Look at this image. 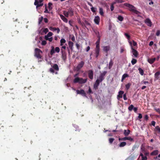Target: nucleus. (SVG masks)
<instances>
[{"instance_id": "obj_1", "label": "nucleus", "mask_w": 160, "mask_h": 160, "mask_svg": "<svg viewBox=\"0 0 160 160\" xmlns=\"http://www.w3.org/2000/svg\"><path fill=\"white\" fill-rule=\"evenodd\" d=\"M98 38L97 42H96V48L95 49V54L96 55V58H98L99 56L100 48V41L101 36L97 37Z\"/></svg>"}, {"instance_id": "obj_2", "label": "nucleus", "mask_w": 160, "mask_h": 160, "mask_svg": "<svg viewBox=\"0 0 160 160\" xmlns=\"http://www.w3.org/2000/svg\"><path fill=\"white\" fill-rule=\"evenodd\" d=\"M124 5L125 6L129 8V10L134 13L137 15L141 14L140 12L136 10V8L133 5L128 3H125Z\"/></svg>"}, {"instance_id": "obj_3", "label": "nucleus", "mask_w": 160, "mask_h": 160, "mask_svg": "<svg viewBox=\"0 0 160 160\" xmlns=\"http://www.w3.org/2000/svg\"><path fill=\"white\" fill-rule=\"evenodd\" d=\"M88 79L87 78L83 79L82 78L77 77L75 78L73 81L74 83H79L80 84H84L87 81Z\"/></svg>"}, {"instance_id": "obj_4", "label": "nucleus", "mask_w": 160, "mask_h": 160, "mask_svg": "<svg viewBox=\"0 0 160 160\" xmlns=\"http://www.w3.org/2000/svg\"><path fill=\"white\" fill-rule=\"evenodd\" d=\"M34 52V56L37 58L38 59L42 58V56L40 54V53H42V51L39 48H36Z\"/></svg>"}, {"instance_id": "obj_5", "label": "nucleus", "mask_w": 160, "mask_h": 160, "mask_svg": "<svg viewBox=\"0 0 160 160\" xmlns=\"http://www.w3.org/2000/svg\"><path fill=\"white\" fill-rule=\"evenodd\" d=\"M52 68H51L50 69L49 71L50 72L52 73H55V74H57V72L55 71H59V67L58 66L57 64H54L52 66Z\"/></svg>"}, {"instance_id": "obj_6", "label": "nucleus", "mask_w": 160, "mask_h": 160, "mask_svg": "<svg viewBox=\"0 0 160 160\" xmlns=\"http://www.w3.org/2000/svg\"><path fill=\"white\" fill-rule=\"evenodd\" d=\"M43 0H35L34 5L36 6L37 8L41 7L43 5Z\"/></svg>"}, {"instance_id": "obj_7", "label": "nucleus", "mask_w": 160, "mask_h": 160, "mask_svg": "<svg viewBox=\"0 0 160 160\" xmlns=\"http://www.w3.org/2000/svg\"><path fill=\"white\" fill-rule=\"evenodd\" d=\"M78 94H80L82 96L87 97V94L85 93L83 89H81L80 90H78L76 91Z\"/></svg>"}, {"instance_id": "obj_8", "label": "nucleus", "mask_w": 160, "mask_h": 160, "mask_svg": "<svg viewBox=\"0 0 160 160\" xmlns=\"http://www.w3.org/2000/svg\"><path fill=\"white\" fill-rule=\"evenodd\" d=\"M144 22L148 27H151L152 26V22L149 18H146L144 20Z\"/></svg>"}, {"instance_id": "obj_9", "label": "nucleus", "mask_w": 160, "mask_h": 160, "mask_svg": "<svg viewBox=\"0 0 160 160\" xmlns=\"http://www.w3.org/2000/svg\"><path fill=\"white\" fill-rule=\"evenodd\" d=\"M88 75L89 79L91 80L93 79V72L92 70H89L88 71Z\"/></svg>"}, {"instance_id": "obj_10", "label": "nucleus", "mask_w": 160, "mask_h": 160, "mask_svg": "<svg viewBox=\"0 0 160 160\" xmlns=\"http://www.w3.org/2000/svg\"><path fill=\"white\" fill-rule=\"evenodd\" d=\"M84 64V62L83 61H81L77 66L76 68L77 70L78 71L80 70L81 68H82Z\"/></svg>"}, {"instance_id": "obj_11", "label": "nucleus", "mask_w": 160, "mask_h": 160, "mask_svg": "<svg viewBox=\"0 0 160 160\" xmlns=\"http://www.w3.org/2000/svg\"><path fill=\"white\" fill-rule=\"evenodd\" d=\"M132 52L133 55L135 57H137L138 55V52L135 50L133 47H132Z\"/></svg>"}, {"instance_id": "obj_12", "label": "nucleus", "mask_w": 160, "mask_h": 160, "mask_svg": "<svg viewBox=\"0 0 160 160\" xmlns=\"http://www.w3.org/2000/svg\"><path fill=\"white\" fill-rule=\"evenodd\" d=\"M100 83L98 80H97L96 81V82H95L93 85V88L95 90H96L98 89V86L99 85Z\"/></svg>"}, {"instance_id": "obj_13", "label": "nucleus", "mask_w": 160, "mask_h": 160, "mask_svg": "<svg viewBox=\"0 0 160 160\" xmlns=\"http://www.w3.org/2000/svg\"><path fill=\"white\" fill-rule=\"evenodd\" d=\"M94 22L96 24L98 25L100 22V18L99 16H96L94 20Z\"/></svg>"}, {"instance_id": "obj_14", "label": "nucleus", "mask_w": 160, "mask_h": 160, "mask_svg": "<svg viewBox=\"0 0 160 160\" xmlns=\"http://www.w3.org/2000/svg\"><path fill=\"white\" fill-rule=\"evenodd\" d=\"M49 29L52 31H57L58 33H59L60 31V29L58 28H57L55 27H50Z\"/></svg>"}, {"instance_id": "obj_15", "label": "nucleus", "mask_w": 160, "mask_h": 160, "mask_svg": "<svg viewBox=\"0 0 160 160\" xmlns=\"http://www.w3.org/2000/svg\"><path fill=\"white\" fill-rule=\"evenodd\" d=\"M68 12L69 15L70 16L72 17L73 15V11L72 8H69Z\"/></svg>"}, {"instance_id": "obj_16", "label": "nucleus", "mask_w": 160, "mask_h": 160, "mask_svg": "<svg viewBox=\"0 0 160 160\" xmlns=\"http://www.w3.org/2000/svg\"><path fill=\"white\" fill-rule=\"evenodd\" d=\"M160 75V72H156L154 74V77L156 80L158 79L159 76Z\"/></svg>"}, {"instance_id": "obj_17", "label": "nucleus", "mask_w": 160, "mask_h": 160, "mask_svg": "<svg viewBox=\"0 0 160 160\" xmlns=\"http://www.w3.org/2000/svg\"><path fill=\"white\" fill-rule=\"evenodd\" d=\"M156 58H149L148 59V62L151 64H152L156 60Z\"/></svg>"}, {"instance_id": "obj_18", "label": "nucleus", "mask_w": 160, "mask_h": 160, "mask_svg": "<svg viewBox=\"0 0 160 160\" xmlns=\"http://www.w3.org/2000/svg\"><path fill=\"white\" fill-rule=\"evenodd\" d=\"M65 51H64L63 50L62 51V58L64 61L67 58V56H66V55L65 54Z\"/></svg>"}, {"instance_id": "obj_19", "label": "nucleus", "mask_w": 160, "mask_h": 160, "mask_svg": "<svg viewBox=\"0 0 160 160\" xmlns=\"http://www.w3.org/2000/svg\"><path fill=\"white\" fill-rule=\"evenodd\" d=\"M130 131L129 130H124L123 132V134L125 136H128L130 133Z\"/></svg>"}, {"instance_id": "obj_20", "label": "nucleus", "mask_w": 160, "mask_h": 160, "mask_svg": "<svg viewBox=\"0 0 160 160\" xmlns=\"http://www.w3.org/2000/svg\"><path fill=\"white\" fill-rule=\"evenodd\" d=\"M61 18L63 21V22L66 23H67L68 22V20L67 18H65L62 15H61Z\"/></svg>"}, {"instance_id": "obj_21", "label": "nucleus", "mask_w": 160, "mask_h": 160, "mask_svg": "<svg viewBox=\"0 0 160 160\" xmlns=\"http://www.w3.org/2000/svg\"><path fill=\"white\" fill-rule=\"evenodd\" d=\"M110 47L109 46H103V50L106 52H108L109 50Z\"/></svg>"}, {"instance_id": "obj_22", "label": "nucleus", "mask_w": 160, "mask_h": 160, "mask_svg": "<svg viewBox=\"0 0 160 160\" xmlns=\"http://www.w3.org/2000/svg\"><path fill=\"white\" fill-rule=\"evenodd\" d=\"M124 92L122 91H120L118 92V97L119 98H122V94H124Z\"/></svg>"}, {"instance_id": "obj_23", "label": "nucleus", "mask_w": 160, "mask_h": 160, "mask_svg": "<svg viewBox=\"0 0 160 160\" xmlns=\"http://www.w3.org/2000/svg\"><path fill=\"white\" fill-rule=\"evenodd\" d=\"M139 156H141L142 158V160H147L148 158L146 156H144L142 153H140Z\"/></svg>"}, {"instance_id": "obj_24", "label": "nucleus", "mask_w": 160, "mask_h": 160, "mask_svg": "<svg viewBox=\"0 0 160 160\" xmlns=\"http://www.w3.org/2000/svg\"><path fill=\"white\" fill-rule=\"evenodd\" d=\"M73 45V43L71 41H69L68 42L69 47L70 49L72 50Z\"/></svg>"}, {"instance_id": "obj_25", "label": "nucleus", "mask_w": 160, "mask_h": 160, "mask_svg": "<svg viewBox=\"0 0 160 160\" xmlns=\"http://www.w3.org/2000/svg\"><path fill=\"white\" fill-rule=\"evenodd\" d=\"M158 150H155L153 151L150 153L151 155H155L158 154Z\"/></svg>"}, {"instance_id": "obj_26", "label": "nucleus", "mask_w": 160, "mask_h": 160, "mask_svg": "<svg viewBox=\"0 0 160 160\" xmlns=\"http://www.w3.org/2000/svg\"><path fill=\"white\" fill-rule=\"evenodd\" d=\"M104 77H103V76L99 75L98 79L97 80H98L99 82H101L104 79Z\"/></svg>"}, {"instance_id": "obj_27", "label": "nucleus", "mask_w": 160, "mask_h": 160, "mask_svg": "<svg viewBox=\"0 0 160 160\" xmlns=\"http://www.w3.org/2000/svg\"><path fill=\"white\" fill-rule=\"evenodd\" d=\"M93 32L96 34V36H97V37H100V33L99 32L97 29H94L93 30Z\"/></svg>"}, {"instance_id": "obj_28", "label": "nucleus", "mask_w": 160, "mask_h": 160, "mask_svg": "<svg viewBox=\"0 0 160 160\" xmlns=\"http://www.w3.org/2000/svg\"><path fill=\"white\" fill-rule=\"evenodd\" d=\"M141 152L140 153H142V154L147 151L146 150L145 147L142 145L141 147Z\"/></svg>"}, {"instance_id": "obj_29", "label": "nucleus", "mask_w": 160, "mask_h": 160, "mask_svg": "<svg viewBox=\"0 0 160 160\" xmlns=\"http://www.w3.org/2000/svg\"><path fill=\"white\" fill-rule=\"evenodd\" d=\"M129 77L128 75L127 74H124L122 76V82L123 80L127 77Z\"/></svg>"}, {"instance_id": "obj_30", "label": "nucleus", "mask_w": 160, "mask_h": 160, "mask_svg": "<svg viewBox=\"0 0 160 160\" xmlns=\"http://www.w3.org/2000/svg\"><path fill=\"white\" fill-rule=\"evenodd\" d=\"M138 70L141 75H143L144 74V71L141 68H139L138 69Z\"/></svg>"}, {"instance_id": "obj_31", "label": "nucleus", "mask_w": 160, "mask_h": 160, "mask_svg": "<svg viewBox=\"0 0 160 160\" xmlns=\"http://www.w3.org/2000/svg\"><path fill=\"white\" fill-rule=\"evenodd\" d=\"M126 142H122L119 145V146L120 147H122L126 146Z\"/></svg>"}, {"instance_id": "obj_32", "label": "nucleus", "mask_w": 160, "mask_h": 160, "mask_svg": "<svg viewBox=\"0 0 160 160\" xmlns=\"http://www.w3.org/2000/svg\"><path fill=\"white\" fill-rule=\"evenodd\" d=\"M137 61L136 59L132 58L131 61V63L132 65H134L137 62Z\"/></svg>"}, {"instance_id": "obj_33", "label": "nucleus", "mask_w": 160, "mask_h": 160, "mask_svg": "<svg viewBox=\"0 0 160 160\" xmlns=\"http://www.w3.org/2000/svg\"><path fill=\"white\" fill-rule=\"evenodd\" d=\"M113 63L112 60V59H111L109 63V66H108V68L109 69H110L111 68L112 66L113 65Z\"/></svg>"}, {"instance_id": "obj_34", "label": "nucleus", "mask_w": 160, "mask_h": 160, "mask_svg": "<svg viewBox=\"0 0 160 160\" xmlns=\"http://www.w3.org/2000/svg\"><path fill=\"white\" fill-rule=\"evenodd\" d=\"M66 42V40L62 38L61 39V46H62L63 43H64Z\"/></svg>"}, {"instance_id": "obj_35", "label": "nucleus", "mask_w": 160, "mask_h": 160, "mask_svg": "<svg viewBox=\"0 0 160 160\" xmlns=\"http://www.w3.org/2000/svg\"><path fill=\"white\" fill-rule=\"evenodd\" d=\"M55 52L54 48L53 47H52V49L50 51V54L52 55Z\"/></svg>"}, {"instance_id": "obj_36", "label": "nucleus", "mask_w": 160, "mask_h": 160, "mask_svg": "<svg viewBox=\"0 0 160 160\" xmlns=\"http://www.w3.org/2000/svg\"><path fill=\"white\" fill-rule=\"evenodd\" d=\"M48 28H44L42 29V32L45 33V34H46L48 32Z\"/></svg>"}, {"instance_id": "obj_37", "label": "nucleus", "mask_w": 160, "mask_h": 160, "mask_svg": "<svg viewBox=\"0 0 160 160\" xmlns=\"http://www.w3.org/2000/svg\"><path fill=\"white\" fill-rule=\"evenodd\" d=\"M134 107L133 105L132 104H131L128 108V110L129 111H132Z\"/></svg>"}, {"instance_id": "obj_38", "label": "nucleus", "mask_w": 160, "mask_h": 160, "mask_svg": "<svg viewBox=\"0 0 160 160\" xmlns=\"http://www.w3.org/2000/svg\"><path fill=\"white\" fill-rule=\"evenodd\" d=\"M99 13L101 15H102V16L103 15V9L101 8H99Z\"/></svg>"}, {"instance_id": "obj_39", "label": "nucleus", "mask_w": 160, "mask_h": 160, "mask_svg": "<svg viewBox=\"0 0 160 160\" xmlns=\"http://www.w3.org/2000/svg\"><path fill=\"white\" fill-rule=\"evenodd\" d=\"M52 35V33L51 32H49L47 35L45 36V38H47V37H51Z\"/></svg>"}, {"instance_id": "obj_40", "label": "nucleus", "mask_w": 160, "mask_h": 160, "mask_svg": "<svg viewBox=\"0 0 160 160\" xmlns=\"http://www.w3.org/2000/svg\"><path fill=\"white\" fill-rule=\"evenodd\" d=\"M127 140H129L131 142H133L134 141L133 139L131 137H127Z\"/></svg>"}, {"instance_id": "obj_41", "label": "nucleus", "mask_w": 160, "mask_h": 160, "mask_svg": "<svg viewBox=\"0 0 160 160\" xmlns=\"http://www.w3.org/2000/svg\"><path fill=\"white\" fill-rule=\"evenodd\" d=\"M127 140V137H125L122 138H119V140L120 141H126Z\"/></svg>"}, {"instance_id": "obj_42", "label": "nucleus", "mask_w": 160, "mask_h": 160, "mask_svg": "<svg viewBox=\"0 0 160 160\" xmlns=\"http://www.w3.org/2000/svg\"><path fill=\"white\" fill-rule=\"evenodd\" d=\"M114 140V139L112 138H109V142L110 144H112L113 141Z\"/></svg>"}, {"instance_id": "obj_43", "label": "nucleus", "mask_w": 160, "mask_h": 160, "mask_svg": "<svg viewBox=\"0 0 160 160\" xmlns=\"http://www.w3.org/2000/svg\"><path fill=\"white\" fill-rule=\"evenodd\" d=\"M131 85V84L130 83H128L126 85V88L127 90H128Z\"/></svg>"}, {"instance_id": "obj_44", "label": "nucleus", "mask_w": 160, "mask_h": 160, "mask_svg": "<svg viewBox=\"0 0 160 160\" xmlns=\"http://www.w3.org/2000/svg\"><path fill=\"white\" fill-rule=\"evenodd\" d=\"M87 93L89 94L93 93V92L92 91L90 87H89V88L88 90Z\"/></svg>"}, {"instance_id": "obj_45", "label": "nucleus", "mask_w": 160, "mask_h": 160, "mask_svg": "<svg viewBox=\"0 0 160 160\" xmlns=\"http://www.w3.org/2000/svg\"><path fill=\"white\" fill-rule=\"evenodd\" d=\"M63 14L66 17H68L69 16L68 15V12L64 11L63 13Z\"/></svg>"}, {"instance_id": "obj_46", "label": "nucleus", "mask_w": 160, "mask_h": 160, "mask_svg": "<svg viewBox=\"0 0 160 160\" xmlns=\"http://www.w3.org/2000/svg\"><path fill=\"white\" fill-rule=\"evenodd\" d=\"M115 4V2H113V3L112 4L110 7V9L111 11H112L114 9L113 5Z\"/></svg>"}, {"instance_id": "obj_47", "label": "nucleus", "mask_w": 160, "mask_h": 160, "mask_svg": "<svg viewBox=\"0 0 160 160\" xmlns=\"http://www.w3.org/2000/svg\"><path fill=\"white\" fill-rule=\"evenodd\" d=\"M118 20L120 21H122L123 19V18L121 16H119L118 17Z\"/></svg>"}, {"instance_id": "obj_48", "label": "nucleus", "mask_w": 160, "mask_h": 160, "mask_svg": "<svg viewBox=\"0 0 160 160\" xmlns=\"http://www.w3.org/2000/svg\"><path fill=\"white\" fill-rule=\"evenodd\" d=\"M144 118V119L146 121H147L148 120L149 117L147 115V114H146L145 115Z\"/></svg>"}, {"instance_id": "obj_49", "label": "nucleus", "mask_w": 160, "mask_h": 160, "mask_svg": "<svg viewBox=\"0 0 160 160\" xmlns=\"http://www.w3.org/2000/svg\"><path fill=\"white\" fill-rule=\"evenodd\" d=\"M124 36L127 37V38L128 40H129L130 38V35L127 33H125Z\"/></svg>"}, {"instance_id": "obj_50", "label": "nucleus", "mask_w": 160, "mask_h": 160, "mask_svg": "<svg viewBox=\"0 0 160 160\" xmlns=\"http://www.w3.org/2000/svg\"><path fill=\"white\" fill-rule=\"evenodd\" d=\"M54 50H55V52H59L60 51V48L58 47H56L54 49Z\"/></svg>"}, {"instance_id": "obj_51", "label": "nucleus", "mask_w": 160, "mask_h": 160, "mask_svg": "<svg viewBox=\"0 0 160 160\" xmlns=\"http://www.w3.org/2000/svg\"><path fill=\"white\" fill-rule=\"evenodd\" d=\"M45 39L46 40H48L50 42H52V37H50V38H49V37H47V38H45Z\"/></svg>"}, {"instance_id": "obj_52", "label": "nucleus", "mask_w": 160, "mask_h": 160, "mask_svg": "<svg viewBox=\"0 0 160 160\" xmlns=\"http://www.w3.org/2000/svg\"><path fill=\"white\" fill-rule=\"evenodd\" d=\"M47 44V42L45 40L42 41L41 43L42 45L44 46Z\"/></svg>"}, {"instance_id": "obj_53", "label": "nucleus", "mask_w": 160, "mask_h": 160, "mask_svg": "<svg viewBox=\"0 0 160 160\" xmlns=\"http://www.w3.org/2000/svg\"><path fill=\"white\" fill-rule=\"evenodd\" d=\"M91 11L93 12H96V9L92 7V6L91 8Z\"/></svg>"}, {"instance_id": "obj_54", "label": "nucleus", "mask_w": 160, "mask_h": 160, "mask_svg": "<svg viewBox=\"0 0 160 160\" xmlns=\"http://www.w3.org/2000/svg\"><path fill=\"white\" fill-rule=\"evenodd\" d=\"M155 129L158 131L159 133H160V128L158 126H156Z\"/></svg>"}, {"instance_id": "obj_55", "label": "nucleus", "mask_w": 160, "mask_h": 160, "mask_svg": "<svg viewBox=\"0 0 160 160\" xmlns=\"http://www.w3.org/2000/svg\"><path fill=\"white\" fill-rule=\"evenodd\" d=\"M43 19V18L42 16H41L40 18L39 19V24L42 22V20Z\"/></svg>"}, {"instance_id": "obj_56", "label": "nucleus", "mask_w": 160, "mask_h": 160, "mask_svg": "<svg viewBox=\"0 0 160 160\" xmlns=\"http://www.w3.org/2000/svg\"><path fill=\"white\" fill-rule=\"evenodd\" d=\"M116 2V3H121L123 2L122 0H116V2Z\"/></svg>"}, {"instance_id": "obj_57", "label": "nucleus", "mask_w": 160, "mask_h": 160, "mask_svg": "<svg viewBox=\"0 0 160 160\" xmlns=\"http://www.w3.org/2000/svg\"><path fill=\"white\" fill-rule=\"evenodd\" d=\"M160 35V31L159 30H158L156 32V35L157 36H159Z\"/></svg>"}, {"instance_id": "obj_58", "label": "nucleus", "mask_w": 160, "mask_h": 160, "mask_svg": "<svg viewBox=\"0 0 160 160\" xmlns=\"http://www.w3.org/2000/svg\"><path fill=\"white\" fill-rule=\"evenodd\" d=\"M107 73L106 72H104L102 73H101L100 75L101 76H102L103 77H104L105 75L106 74V73Z\"/></svg>"}, {"instance_id": "obj_59", "label": "nucleus", "mask_w": 160, "mask_h": 160, "mask_svg": "<svg viewBox=\"0 0 160 160\" xmlns=\"http://www.w3.org/2000/svg\"><path fill=\"white\" fill-rule=\"evenodd\" d=\"M123 98L124 100H127V95H126V93H125L123 94Z\"/></svg>"}, {"instance_id": "obj_60", "label": "nucleus", "mask_w": 160, "mask_h": 160, "mask_svg": "<svg viewBox=\"0 0 160 160\" xmlns=\"http://www.w3.org/2000/svg\"><path fill=\"white\" fill-rule=\"evenodd\" d=\"M48 8H49L50 9H51L52 8V7L51 6L52 5V4L51 2H49L48 4Z\"/></svg>"}, {"instance_id": "obj_61", "label": "nucleus", "mask_w": 160, "mask_h": 160, "mask_svg": "<svg viewBox=\"0 0 160 160\" xmlns=\"http://www.w3.org/2000/svg\"><path fill=\"white\" fill-rule=\"evenodd\" d=\"M76 46L77 48V49L78 50H79L80 49V46L79 44H78L77 43H76Z\"/></svg>"}, {"instance_id": "obj_62", "label": "nucleus", "mask_w": 160, "mask_h": 160, "mask_svg": "<svg viewBox=\"0 0 160 160\" xmlns=\"http://www.w3.org/2000/svg\"><path fill=\"white\" fill-rule=\"evenodd\" d=\"M71 39L73 42H74L75 41V37L73 35H72V37H71Z\"/></svg>"}, {"instance_id": "obj_63", "label": "nucleus", "mask_w": 160, "mask_h": 160, "mask_svg": "<svg viewBox=\"0 0 160 160\" xmlns=\"http://www.w3.org/2000/svg\"><path fill=\"white\" fill-rule=\"evenodd\" d=\"M155 110L156 111L158 112L159 114L160 115V108H157L155 109Z\"/></svg>"}, {"instance_id": "obj_64", "label": "nucleus", "mask_w": 160, "mask_h": 160, "mask_svg": "<svg viewBox=\"0 0 160 160\" xmlns=\"http://www.w3.org/2000/svg\"><path fill=\"white\" fill-rule=\"evenodd\" d=\"M155 121H153L151 122V124L152 126H154L155 125Z\"/></svg>"}]
</instances>
